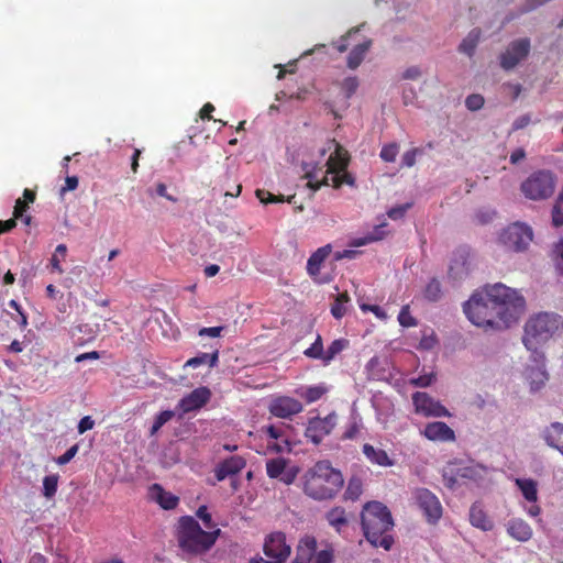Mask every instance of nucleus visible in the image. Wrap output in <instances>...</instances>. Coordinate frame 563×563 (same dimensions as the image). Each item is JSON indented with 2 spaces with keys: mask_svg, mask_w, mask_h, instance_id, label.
Wrapping results in <instances>:
<instances>
[{
  "mask_svg": "<svg viewBox=\"0 0 563 563\" xmlns=\"http://www.w3.org/2000/svg\"><path fill=\"white\" fill-rule=\"evenodd\" d=\"M244 460H223L221 464L216 467L217 482L223 481L225 477L240 472L244 467Z\"/></svg>",
  "mask_w": 563,
  "mask_h": 563,
  "instance_id": "nucleus-30",
  "label": "nucleus"
},
{
  "mask_svg": "<svg viewBox=\"0 0 563 563\" xmlns=\"http://www.w3.org/2000/svg\"><path fill=\"white\" fill-rule=\"evenodd\" d=\"M268 409L273 416L282 419H288L301 412L303 410V406L295 398L279 396L271 401Z\"/></svg>",
  "mask_w": 563,
  "mask_h": 563,
  "instance_id": "nucleus-17",
  "label": "nucleus"
},
{
  "mask_svg": "<svg viewBox=\"0 0 563 563\" xmlns=\"http://www.w3.org/2000/svg\"><path fill=\"white\" fill-rule=\"evenodd\" d=\"M372 40H366L363 43L355 45L347 55L346 66L352 70L356 69L364 60L366 54L372 47Z\"/></svg>",
  "mask_w": 563,
  "mask_h": 563,
  "instance_id": "nucleus-29",
  "label": "nucleus"
},
{
  "mask_svg": "<svg viewBox=\"0 0 563 563\" xmlns=\"http://www.w3.org/2000/svg\"><path fill=\"white\" fill-rule=\"evenodd\" d=\"M349 345V341L346 339H336L334 340L327 351H324L323 363L329 364L339 353H341Z\"/></svg>",
  "mask_w": 563,
  "mask_h": 563,
  "instance_id": "nucleus-34",
  "label": "nucleus"
},
{
  "mask_svg": "<svg viewBox=\"0 0 563 563\" xmlns=\"http://www.w3.org/2000/svg\"><path fill=\"white\" fill-rule=\"evenodd\" d=\"M360 308L363 312H373L380 320H386L388 317L386 311L377 305L361 303Z\"/></svg>",
  "mask_w": 563,
  "mask_h": 563,
  "instance_id": "nucleus-50",
  "label": "nucleus"
},
{
  "mask_svg": "<svg viewBox=\"0 0 563 563\" xmlns=\"http://www.w3.org/2000/svg\"><path fill=\"white\" fill-rule=\"evenodd\" d=\"M331 245L327 244L314 251L308 258L307 273L314 280H317L318 276L320 275L321 266L323 262L328 258V256L331 254Z\"/></svg>",
  "mask_w": 563,
  "mask_h": 563,
  "instance_id": "nucleus-25",
  "label": "nucleus"
},
{
  "mask_svg": "<svg viewBox=\"0 0 563 563\" xmlns=\"http://www.w3.org/2000/svg\"><path fill=\"white\" fill-rule=\"evenodd\" d=\"M334 145V152L329 156L325 164L327 170L321 178H319L314 172L306 173V178L308 179L307 187L310 188L312 191L318 190L323 185H329L328 174H331L332 176L335 174H340L341 172H344L349 165L350 155L347 151L338 143H335Z\"/></svg>",
  "mask_w": 563,
  "mask_h": 563,
  "instance_id": "nucleus-7",
  "label": "nucleus"
},
{
  "mask_svg": "<svg viewBox=\"0 0 563 563\" xmlns=\"http://www.w3.org/2000/svg\"><path fill=\"white\" fill-rule=\"evenodd\" d=\"M303 354L307 357L314 358V360H321L323 362L324 357V350H323V343L321 335H317L316 341L303 351Z\"/></svg>",
  "mask_w": 563,
  "mask_h": 563,
  "instance_id": "nucleus-37",
  "label": "nucleus"
},
{
  "mask_svg": "<svg viewBox=\"0 0 563 563\" xmlns=\"http://www.w3.org/2000/svg\"><path fill=\"white\" fill-rule=\"evenodd\" d=\"M525 298L515 289L495 284L475 291L464 303L463 311L476 327L505 329L525 311Z\"/></svg>",
  "mask_w": 563,
  "mask_h": 563,
  "instance_id": "nucleus-1",
  "label": "nucleus"
},
{
  "mask_svg": "<svg viewBox=\"0 0 563 563\" xmlns=\"http://www.w3.org/2000/svg\"><path fill=\"white\" fill-rule=\"evenodd\" d=\"M442 296L441 284L438 279H431L424 288V298L429 301H438Z\"/></svg>",
  "mask_w": 563,
  "mask_h": 563,
  "instance_id": "nucleus-39",
  "label": "nucleus"
},
{
  "mask_svg": "<svg viewBox=\"0 0 563 563\" xmlns=\"http://www.w3.org/2000/svg\"><path fill=\"white\" fill-rule=\"evenodd\" d=\"M516 484L528 501L536 503L538 500L537 483L534 481L530 478H517Z\"/></svg>",
  "mask_w": 563,
  "mask_h": 563,
  "instance_id": "nucleus-32",
  "label": "nucleus"
},
{
  "mask_svg": "<svg viewBox=\"0 0 563 563\" xmlns=\"http://www.w3.org/2000/svg\"><path fill=\"white\" fill-rule=\"evenodd\" d=\"M415 500L429 523L433 525L440 520L442 506L433 493L426 488L416 489Z\"/></svg>",
  "mask_w": 563,
  "mask_h": 563,
  "instance_id": "nucleus-12",
  "label": "nucleus"
},
{
  "mask_svg": "<svg viewBox=\"0 0 563 563\" xmlns=\"http://www.w3.org/2000/svg\"><path fill=\"white\" fill-rule=\"evenodd\" d=\"M421 76V70L418 66H410L408 67L404 74H402V79H408V80H416L418 79L419 77Z\"/></svg>",
  "mask_w": 563,
  "mask_h": 563,
  "instance_id": "nucleus-61",
  "label": "nucleus"
},
{
  "mask_svg": "<svg viewBox=\"0 0 563 563\" xmlns=\"http://www.w3.org/2000/svg\"><path fill=\"white\" fill-rule=\"evenodd\" d=\"M422 434L431 441L450 442L455 440L453 429L441 421L427 423Z\"/></svg>",
  "mask_w": 563,
  "mask_h": 563,
  "instance_id": "nucleus-22",
  "label": "nucleus"
},
{
  "mask_svg": "<svg viewBox=\"0 0 563 563\" xmlns=\"http://www.w3.org/2000/svg\"><path fill=\"white\" fill-rule=\"evenodd\" d=\"M531 122V118L529 114H523L517 118L512 123V130L518 131L525 129Z\"/></svg>",
  "mask_w": 563,
  "mask_h": 563,
  "instance_id": "nucleus-63",
  "label": "nucleus"
},
{
  "mask_svg": "<svg viewBox=\"0 0 563 563\" xmlns=\"http://www.w3.org/2000/svg\"><path fill=\"white\" fill-rule=\"evenodd\" d=\"M421 153L420 148H412L407 151L402 155V165L406 167H412L416 164V157Z\"/></svg>",
  "mask_w": 563,
  "mask_h": 563,
  "instance_id": "nucleus-53",
  "label": "nucleus"
},
{
  "mask_svg": "<svg viewBox=\"0 0 563 563\" xmlns=\"http://www.w3.org/2000/svg\"><path fill=\"white\" fill-rule=\"evenodd\" d=\"M361 523L366 540L375 548L389 550L393 545V538L388 533L394 521L388 508L379 501H368L363 507Z\"/></svg>",
  "mask_w": 563,
  "mask_h": 563,
  "instance_id": "nucleus-3",
  "label": "nucleus"
},
{
  "mask_svg": "<svg viewBox=\"0 0 563 563\" xmlns=\"http://www.w3.org/2000/svg\"><path fill=\"white\" fill-rule=\"evenodd\" d=\"M197 517L202 520L206 528L210 529L213 527L211 515L209 514L208 508L206 506L199 507V509L197 510Z\"/></svg>",
  "mask_w": 563,
  "mask_h": 563,
  "instance_id": "nucleus-55",
  "label": "nucleus"
},
{
  "mask_svg": "<svg viewBox=\"0 0 563 563\" xmlns=\"http://www.w3.org/2000/svg\"><path fill=\"white\" fill-rule=\"evenodd\" d=\"M360 86L358 79L355 76H349L340 82V88L344 93L345 99H350Z\"/></svg>",
  "mask_w": 563,
  "mask_h": 563,
  "instance_id": "nucleus-38",
  "label": "nucleus"
},
{
  "mask_svg": "<svg viewBox=\"0 0 563 563\" xmlns=\"http://www.w3.org/2000/svg\"><path fill=\"white\" fill-rule=\"evenodd\" d=\"M328 525L343 536L350 523V516L343 507L335 506L324 514Z\"/></svg>",
  "mask_w": 563,
  "mask_h": 563,
  "instance_id": "nucleus-23",
  "label": "nucleus"
},
{
  "mask_svg": "<svg viewBox=\"0 0 563 563\" xmlns=\"http://www.w3.org/2000/svg\"><path fill=\"white\" fill-rule=\"evenodd\" d=\"M507 532L510 537L520 542H526L532 537L531 527L522 519L514 518L507 523Z\"/></svg>",
  "mask_w": 563,
  "mask_h": 563,
  "instance_id": "nucleus-27",
  "label": "nucleus"
},
{
  "mask_svg": "<svg viewBox=\"0 0 563 563\" xmlns=\"http://www.w3.org/2000/svg\"><path fill=\"white\" fill-rule=\"evenodd\" d=\"M211 395V390L208 387H198L179 400L178 408L183 413L198 410L209 402Z\"/></svg>",
  "mask_w": 563,
  "mask_h": 563,
  "instance_id": "nucleus-19",
  "label": "nucleus"
},
{
  "mask_svg": "<svg viewBox=\"0 0 563 563\" xmlns=\"http://www.w3.org/2000/svg\"><path fill=\"white\" fill-rule=\"evenodd\" d=\"M551 0H526L518 9V12L517 14H509L507 18H506V21L509 22L511 20H514L516 16H519V15H522V14H526V13H529L536 9H538L539 7L550 2Z\"/></svg>",
  "mask_w": 563,
  "mask_h": 563,
  "instance_id": "nucleus-35",
  "label": "nucleus"
},
{
  "mask_svg": "<svg viewBox=\"0 0 563 563\" xmlns=\"http://www.w3.org/2000/svg\"><path fill=\"white\" fill-rule=\"evenodd\" d=\"M536 367H531L527 372V377L530 380V389L532 391L539 390L548 380V373L544 368V355L541 352L533 354Z\"/></svg>",
  "mask_w": 563,
  "mask_h": 563,
  "instance_id": "nucleus-21",
  "label": "nucleus"
},
{
  "mask_svg": "<svg viewBox=\"0 0 563 563\" xmlns=\"http://www.w3.org/2000/svg\"><path fill=\"white\" fill-rule=\"evenodd\" d=\"M362 494V482L357 477H352L349 481L344 498L349 500H356Z\"/></svg>",
  "mask_w": 563,
  "mask_h": 563,
  "instance_id": "nucleus-41",
  "label": "nucleus"
},
{
  "mask_svg": "<svg viewBox=\"0 0 563 563\" xmlns=\"http://www.w3.org/2000/svg\"><path fill=\"white\" fill-rule=\"evenodd\" d=\"M360 431H361V426L356 421H353L346 428V430L344 431L342 438L346 439V440L355 439L357 437V434L360 433Z\"/></svg>",
  "mask_w": 563,
  "mask_h": 563,
  "instance_id": "nucleus-57",
  "label": "nucleus"
},
{
  "mask_svg": "<svg viewBox=\"0 0 563 563\" xmlns=\"http://www.w3.org/2000/svg\"><path fill=\"white\" fill-rule=\"evenodd\" d=\"M481 30L473 29L459 46L460 52L472 56L481 38Z\"/></svg>",
  "mask_w": 563,
  "mask_h": 563,
  "instance_id": "nucleus-33",
  "label": "nucleus"
},
{
  "mask_svg": "<svg viewBox=\"0 0 563 563\" xmlns=\"http://www.w3.org/2000/svg\"><path fill=\"white\" fill-rule=\"evenodd\" d=\"M59 476L57 474H51L43 478V495L51 499L57 492Z\"/></svg>",
  "mask_w": 563,
  "mask_h": 563,
  "instance_id": "nucleus-36",
  "label": "nucleus"
},
{
  "mask_svg": "<svg viewBox=\"0 0 563 563\" xmlns=\"http://www.w3.org/2000/svg\"><path fill=\"white\" fill-rule=\"evenodd\" d=\"M266 470L269 477L278 478L285 484H291L300 468L291 460H268Z\"/></svg>",
  "mask_w": 563,
  "mask_h": 563,
  "instance_id": "nucleus-16",
  "label": "nucleus"
},
{
  "mask_svg": "<svg viewBox=\"0 0 563 563\" xmlns=\"http://www.w3.org/2000/svg\"><path fill=\"white\" fill-rule=\"evenodd\" d=\"M327 393V388L323 386H310L299 395L306 400L307 404L319 400Z\"/></svg>",
  "mask_w": 563,
  "mask_h": 563,
  "instance_id": "nucleus-40",
  "label": "nucleus"
},
{
  "mask_svg": "<svg viewBox=\"0 0 563 563\" xmlns=\"http://www.w3.org/2000/svg\"><path fill=\"white\" fill-rule=\"evenodd\" d=\"M444 478L448 481V485L450 487H452L454 484L457 483V476H461V477H467V478H472L473 476L470 474V471L468 468H463V470H459V473L456 476H448V471L444 472L443 474Z\"/></svg>",
  "mask_w": 563,
  "mask_h": 563,
  "instance_id": "nucleus-58",
  "label": "nucleus"
},
{
  "mask_svg": "<svg viewBox=\"0 0 563 563\" xmlns=\"http://www.w3.org/2000/svg\"><path fill=\"white\" fill-rule=\"evenodd\" d=\"M415 411L423 417H451V412L428 393L416 391L412 395Z\"/></svg>",
  "mask_w": 563,
  "mask_h": 563,
  "instance_id": "nucleus-13",
  "label": "nucleus"
},
{
  "mask_svg": "<svg viewBox=\"0 0 563 563\" xmlns=\"http://www.w3.org/2000/svg\"><path fill=\"white\" fill-rule=\"evenodd\" d=\"M561 324V317L553 312H540L531 317L525 325V346L538 354V346L552 338Z\"/></svg>",
  "mask_w": 563,
  "mask_h": 563,
  "instance_id": "nucleus-5",
  "label": "nucleus"
},
{
  "mask_svg": "<svg viewBox=\"0 0 563 563\" xmlns=\"http://www.w3.org/2000/svg\"><path fill=\"white\" fill-rule=\"evenodd\" d=\"M8 305L10 308L14 309L19 313L20 319L18 320V323L20 324V327L25 328L27 325V317L22 310L20 303L16 300L11 299Z\"/></svg>",
  "mask_w": 563,
  "mask_h": 563,
  "instance_id": "nucleus-52",
  "label": "nucleus"
},
{
  "mask_svg": "<svg viewBox=\"0 0 563 563\" xmlns=\"http://www.w3.org/2000/svg\"><path fill=\"white\" fill-rule=\"evenodd\" d=\"M346 312L345 306L342 302L334 301V303L331 306V314L335 319H341Z\"/></svg>",
  "mask_w": 563,
  "mask_h": 563,
  "instance_id": "nucleus-64",
  "label": "nucleus"
},
{
  "mask_svg": "<svg viewBox=\"0 0 563 563\" xmlns=\"http://www.w3.org/2000/svg\"><path fill=\"white\" fill-rule=\"evenodd\" d=\"M223 327H210V328H201L198 332L200 336H211L218 338L223 332Z\"/></svg>",
  "mask_w": 563,
  "mask_h": 563,
  "instance_id": "nucleus-56",
  "label": "nucleus"
},
{
  "mask_svg": "<svg viewBox=\"0 0 563 563\" xmlns=\"http://www.w3.org/2000/svg\"><path fill=\"white\" fill-rule=\"evenodd\" d=\"M409 208V205H405V206H399V207H396V208H391L387 214L390 219L393 220H398L400 218L404 217V214L406 213V211L408 210Z\"/></svg>",
  "mask_w": 563,
  "mask_h": 563,
  "instance_id": "nucleus-62",
  "label": "nucleus"
},
{
  "mask_svg": "<svg viewBox=\"0 0 563 563\" xmlns=\"http://www.w3.org/2000/svg\"><path fill=\"white\" fill-rule=\"evenodd\" d=\"M66 253H67V246L65 244H58L56 246L55 253L52 255V258H51L52 272H57L58 274L64 273V269L60 266L59 256L62 258H64L66 256Z\"/></svg>",
  "mask_w": 563,
  "mask_h": 563,
  "instance_id": "nucleus-42",
  "label": "nucleus"
},
{
  "mask_svg": "<svg viewBox=\"0 0 563 563\" xmlns=\"http://www.w3.org/2000/svg\"><path fill=\"white\" fill-rule=\"evenodd\" d=\"M433 375L430 374V375H421L417 378H413L411 380V384L413 386H417V387H421V388H424V387H428L432 384V380H433Z\"/></svg>",
  "mask_w": 563,
  "mask_h": 563,
  "instance_id": "nucleus-60",
  "label": "nucleus"
},
{
  "mask_svg": "<svg viewBox=\"0 0 563 563\" xmlns=\"http://www.w3.org/2000/svg\"><path fill=\"white\" fill-rule=\"evenodd\" d=\"M484 97L478 93H473L466 97L465 99V106L471 111H476L483 108L484 106Z\"/></svg>",
  "mask_w": 563,
  "mask_h": 563,
  "instance_id": "nucleus-49",
  "label": "nucleus"
},
{
  "mask_svg": "<svg viewBox=\"0 0 563 563\" xmlns=\"http://www.w3.org/2000/svg\"><path fill=\"white\" fill-rule=\"evenodd\" d=\"M263 552L267 559L286 563L291 553V547L287 543L286 534L275 531L267 534L263 543Z\"/></svg>",
  "mask_w": 563,
  "mask_h": 563,
  "instance_id": "nucleus-11",
  "label": "nucleus"
},
{
  "mask_svg": "<svg viewBox=\"0 0 563 563\" xmlns=\"http://www.w3.org/2000/svg\"><path fill=\"white\" fill-rule=\"evenodd\" d=\"M354 33H357V30L356 29H351L345 35H342L336 42L333 43V46L340 52V53H344L345 51H347V47H349V43H347V38L354 34Z\"/></svg>",
  "mask_w": 563,
  "mask_h": 563,
  "instance_id": "nucleus-51",
  "label": "nucleus"
},
{
  "mask_svg": "<svg viewBox=\"0 0 563 563\" xmlns=\"http://www.w3.org/2000/svg\"><path fill=\"white\" fill-rule=\"evenodd\" d=\"M255 194L260 201L264 205L285 201V197L283 195L275 196L265 189H257Z\"/></svg>",
  "mask_w": 563,
  "mask_h": 563,
  "instance_id": "nucleus-47",
  "label": "nucleus"
},
{
  "mask_svg": "<svg viewBox=\"0 0 563 563\" xmlns=\"http://www.w3.org/2000/svg\"><path fill=\"white\" fill-rule=\"evenodd\" d=\"M398 321L401 327L405 328H411L416 327L418 324L416 318H413L410 313L409 306L406 305L400 309V312L398 314Z\"/></svg>",
  "mask_w": 563,
  "mask_h": 563,
  "instance_id": "nucleus-43",
  "label": "nucleus"
},
{
  "mask_svg": "<svg viewBox=\"0 0 563 563\" xmlns=\"http://www.w3.org/2000/svg\"><path fill=\"white\" fill-rule=\"evenodd\" d=\"M470 250L466 247L457 249L451 258L449 266V277L453 280L466 278L471 271Z\"/></svg>",
  "mask_w": 563,
  "mask_h": 563,
  "instance_id": "nucleus-18",
  "label": "nucleus"
},
{
  "mask_svg": "<svg viewBox=\"0 0 563 563\" xmlns=\"http://www.w3.org/2000/svg\"><path fill=\"white\" fill-rule=\"evenodd\" d=\"M338 422V416L335 412L329 413L324 418L316 417L308 421V426L305 431L306 438L312 443L319 444L322 439L329 435Z\"/></svg>",
  "mask_w": 563,
  "mask_h": 563,
  "instance_id": "nucleus-14",
  "label": "nucleus"
},
{
  "mask_svg": "<svg viewBox=\"0 0 563 563\" xmlns=\"http://www.w3.org/2000/svg\"><path fill=\"white\" fill-rule=\"evenodd\" d=\"M27 208H29L27 202H25L24 200L19 198L15 201V206H14V209H13V217H14V219L22 218L23 214L25 213V211L27 210Z\"/></svg>",
  "mask_w": 563,
  "mask_h": 563,
  "instance_id": "nucleus-59",
  "label": "nucleus"
},
{
  "mask_svg": "<svg viewBox=\"0 0 563 563\" xmlns=\"http://www.w3.org/2000/svg\"><path fill=\"white\" fill-rule=\"evenodd\" d=\"M263 431L265 432L266 435V451L264 452V454H284L291 452L290 442L287 435L284 433L283 427L272 424L266 428H263Z\"/></svg>",
  "mask_w": 563,
  "mask_h": 563,
  "instance_id": "nucleus-15",
  "label": "nucleus"
},
{
  "mask_svg": "<svg viewBox=\"0 0 563 563\" xmlns=\"http://www.w3.org/2000/svg\"><path fill=\"white\" fill-rule=\"evenodd\" d=\"M531 51V42L528 37L511 41L499 56V65L504 70H511L525 60Z\"/></svg>",
  "mask_w": 563,
  "mask_h": 563,
  "instance_id": "nucleus-10",
  "label": "nucleus"
},
{
  "mask_svg": "<svg viewBox=\"0 0 563 563\" xmlns=\"http://www.w3.org/2000/svg\"><path fill=\"white\" fill-rule=\"evenodd\" d=\"M498 241L506 250L520 252L532 241V231L525 224L514 223L503 230Z\"/></svg>",
  "mask_w": 563,
  "mask_h": 563,
  "instance_id": "nucleus-9",
  "label": "nucleus"
},
{
  "mask_svg": "<svg viewBox=\"0 0 563 563\" xmlns=\"http://www.w3.org/2000/svg\"><path fill=\"white\" fill-rule=\"evenodd\" d=\"M330 180L334 188H340L343 184L350 186L354 185V178L351 174L346 173V169L344 172H341L340 174L331 176V178H329V181Z\"/></svg>",
  "mask_w": 563,
  "mask_h": 563,
  "instance_id": "nucleus-45",
  "label": "nucleus"
},
{
  "mask_svg": "<svg viewBox=\"0 0 563 563\" xmlns=\"http://www.w3.org/2000/svg\"><path fill=\"white\" fill-rule=\"evenodd\" d=\"M95 427V420L90 416H85L79 420L78 433L82 434Z\"/></svg>",
  "mask_w": 563,
  "mask_h": 563,
  "instance_id": "nucleus-54",
  "label": "nucleus"
},
{
  "mask_svg": "<svg viewBox=\"0 0 563 563\" xmlns=\"http://www.w3.org/2000/svg\"><path fill=\"white\" fill-rule=\"evenodd\" d=\"M334 550L328 547L317 552V539L305 534L298 541L296 555L291 563H333Z\"/></svg>",
  "mask_w": 563,
  "mask_h": 563,
  "instance_id": "nucleus-8",
  "label": "nucleus"
},
{
  "mask_svg": "<svg viewBox=\"0 0 563 563\" xmlns=\"http://www.w3.org/2000/svg\"><path fill=\"white\" fill-rule=\"evenodd\" d=\"M175 416L174 411L172 410H164L161 411L152 426L151 434L156 433L166 422H168L173 417Z\"/></svg>",
  "mask_w": 563,
  "mask_h": 563,
  "instance_id": "nucleus-44",
  "label": "nucleus"
},
{
  "mask_svg": "<svg viewBox=\"0 0 563 563\" xmlns=\"http://www.w3.org/2000/svg\"><path fill=\"white\" fill-rule=\"evenodd\" d=\"M545 443L563 455V423L552 422L542 433Z\"/></svg>",
  "mask_w": 563,
  "mask_h": 563,
  "instance_id": "nucleus-26",
  "label": "nucleus"
},
{
  "mask_svg": "<svg viewBox=\"0 0 563 563\" xmlns=\"http://www.w3.org/2000/svg\"><path fill=\"white\" fill-rule=\"evenodd\" d=\"M220 530L208 532L192 517H183L178 528V543L188 554L207 552L216 542Z\"/></svg>",
  "mask_w": 563,
  "mask_h": 563,
  "instance_id": "nucleus-4",
  "label": "nucleus"
},
{
  "mask_svg": "<svg viewBox=\"0 0 563 563\" xmlns=\"http://www.w3.org/2000/svg\"><path fill=\"white\" fill-rule=\"evenodd\" d=\"M142 460H119L115 464L114 477L120 482H132L145 477L144 466L140 464Z\"/></svg>",
  "mask_w": 563,
  "mask_h": 563,
  "instance_id": "nucleus-20",
  "label": "nucleus"
},
{
  "mask_svg": "<svg viewBox=\"0 0 563 563\" xmlns=\"http://www.w3.org/2000/svg\"><path fill=\"white\" fill-rule=\"evenodd\" d=\"M398 152L399 146L396 143H390L383 146L379 156L383 161L391 163L395 162Z\"/></svg>",
  "mask_w": 563,
  "mask_h": 563,
  "instance_id": "nucleus-46",
  "label": "nucleus"
},
{
  "mask_svg": "<svg viewBox=\"0 0 563 563\" xmlns=\"http://www.w3.org/2000/svg\"><path fill=\"white\" fill-rule=\"evenodd\" d=\"M553 260L560 275H563V239L553 249Z\"/></svg>",
  "mask_w": 563,
  "mask_h": 563,
  "instance_id": "nucleus-48",
  "label": "nucleus"
},
{
  "mask_svg": "<svg viewBox=\"0 0 563 563\" xmlns=\"http://www.w3.org/2000/svg\"><path fill=\"white\" fill-rule=\"evenodd\" d=\"M148 498L152 501L157 503L163 509L166 510L176 508L179 501V498L176 495L172 494L170 492H166L158 484H153L148 488Z\"/></svg>",
  "mask_w": 563,
  "mask_h": 563,
  "instance_id": "nucleus-24",
  "label": "nucleus"
},
{
  "mask_svg": "<svg viewBox=\"0 0 563 563\" xmlns=\"http://www.w3.org/2000/svg\"><path fill=\"white\" fill-rule=\"evenodd\" d=\"M219 362V350L216 349L212 353H200L195 357L189 358L185 363V367L197 368L201 365L208 364L209 367H216Z\"/></svg>",
  "mask_w": 563,
  "mask_h": 563,
  "instance_id": "nucleus-31",
  "label": "nucleus"
},
{
  "mask_svg": "<svg viewBox=\"0 0 563 563\" xmlns=\"http://www.w3.org/2000/svg\"><path fill=\"white\" fill-rule=\"evenodd\" d=\"M342 473L332 467L328 460H319L303 477V492L314 500L333 499L342 489Z\"/></svg>",
  "mask_w": 563,
  "mask_h": 563,
  "instance_id": "nucleus-2",
  "label": "nucleus"
},
{
  "mask_svg": "<svg viewBox=\"0 0 563 563\" xmlns=\"http://www.w3.org/2000/svg\"><path fill=\"white\" fill-rule=\"evenodd\" d=\"M470 522L473 527L483 531H490L494 528L493 520L486 515L483 507L475 503L470 509Z\"/></svg>",
  "mask_w": 563,
  "mask_h": 563,
  "instance_id": "nucleus-28",
  "label": "nucleus"
},
{
  "mask_svg": "<svg viewBox=\"0 0 563 563\" xmlns=\"http://www.w3.org/2000/svg\"><path fill=\"white\" fill-rule=\"evenodd\" d=\"M555 186L556 178L552 172L537 170L522 181L520 188L526 198L537 201L550 198Z\"/></svg>",
  "mask_w": 563,
  "mask_h": 563,
  "instance_id": "nucleus-6",
  "label": "nucleus"
}]
</instances>
